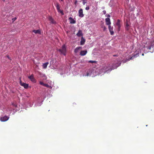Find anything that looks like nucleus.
Wrapping results in <instances>:
<instances>
[{
  "instance_id": "13",
  "label": "nucleus",
  "mask_w": 154,
  "mask_h": 154,
  "mask_svg": "<svg viewBox=\"0 0 154 154\" xmlns=\"http://www.w3.org/2000/svg\"><path fill=\"white\" fill-rule=\"evenodd\" d=\"M102 70L103 72H107L108 70V68L106 66H104L102 69Z\"/></svg>"
},
{
  "instance_id": "38",
  "label": "nucleus",
  "mask_w": 154,
  "mask_h": 154,
  "mask_svg": "<svg viewBox=\"0 0 154 154\" xmlns=\"http://www.w3.org/2000/svg\"><path fill=\"white\" fill-rule=\"evenodd\" d=\"M113 56H116V55H114Z\"/></svg>"
},
{
  "instance_id": "6",
  "label": "nucleus",
  "mask_w": 154,
  "mask_h": 154,
  "mask_svg": "<svg viewBox=\"0 0 154 154\" xmlns=\"http://www.w3.org/2000/svg\"><path fill=\"white\" fill-rule=\"evenodd\" d=\"M108 28L111 35H113L114 34V32L113 31V27H111L110 25H109Z\"/></svg>"
},
{
  "instance_id": "1",
  "label": "nucleus",
  "mask_w": 154,
  "mask_h": 154,
  "mask_svg": "<svg viewBox=\"0 0 154 154\" xmlns=\"http://www.w3.org/2000/svg\"><path fill=\"white\" fill-rule=\"evenodd\" d=\"M58 51H59L61 54H63L64 55H65L66 51L65 45H63L61 47V48L58 49Z\"/></svg>"
},
{
  "instance_id": "25",
  "label": "nucleus",
  "mask_w": 154,
  "mask_h": 154,
  "mask_svg": "<svg viewBox=\"0 0 154 154\" xmlns=\"http://www.w3.org/2000/svg\"><path fill=\"white\" fill-rule=\"evenodd\" d=\"M89 7L88 6L86 7L85 9L87 10H88L89 9Z\"/></svg>"
},
{
  "instance_id": "21",
  "label": "nucleus",
  "mask_w": 154,
  "mask_h": 154,
  "mask_svg": "<svg viewBox=\"0 0 154 154\" xmlns=\"http://www.w3.org/2000/svg\"><path fill=\"white\" fill-rule=\"evenodd\" d=\"M44 86L47 88H49L50 87L48 84H45Z\"/></svg>"
},
{
  "instance_id": "29",
  "label": "nucleus",
  "mask_w": 154,
  "mask_h": 154,
  "mask_svg": "<svg viewBox=\"0 0 154 154\" xmlns=\"http://www.w3.org/2000/svg\"><path fill=\"white\" fill-rule=\"evenodd\" d=\"M106 16L107 17H110V16L109 14H108L106 15Z\"/></svg>"
},
{
  "instance_id": "3",
  "label": "nucleus",
  "mask_w": 154,
  "mask_h": 154,
  "mask_svg": "<svg viewBox=\"0 0 154 154\" xmlns=\"http://www.w3.org/2000/svg\"><path fill=\"white\" fill-rule=\"evenodd\" d=\"M20 85L21 86H23L25 88H27L29 86V85L28 84H26L24 82H22L21 80H20Z\"/></svg>"
},
{
  "instance_id": "17",
  "label": "nucleus",
  "mask_w": 154,
  "mask_h": 154,
  "mask_svg": "<svg viewBox=\"0 0 154 154\" xmlns=\"http://www.w3.org/2000/svg\"><path fill=\"white\" fill-rule=\"evenodd\" d=\"M82 48V47H77L75 50H74V52L75 53H77L79 51V50L80 49H81Z\"/></svg>"
},
{
  "instance_id": "10",
  "label": "nucleus",
  "mask_w": 154,
  "mask_h": 154,
  "mask_svg": "<svg viewBox=\"0 0 154 154\" xmlns=\"http://www.w3.org/2000/svg\"><path fill=\"white\" fill-rule=\"evenodd\" d=\"M48 20H50L51 23L53 24H56V22L53 19L51 16H49L48 17Z\"/></svg>"
},
{
  "instance_id": "28",
  "label": "nucleus",
  "mask_w": 154,
  "mask_h": 154,
  "mask_svg": "<svg viewBox=\"0 0 154 154\" xmlns=\"http://www.w3.org/2000/svg\"><path fill=\"white\" fill-rule=\"evenodd\" d=\"M103 12L104 14H105L106 13V11L105 10H103Z\"/></svg>"
},
{
  "instance_id": "14",
  "label": "nucleus",
  "mask_w": 154,
  "mask_h": 154,
  "mask_svg": "<svg viewBox=\"0 0 154 154\" xmlns=\"http://www.w3.org/2000/svg\"><path fill=\"white\" fill-rule=\"evenodd\" d=\"M76 35L78 37H80L82 35V32L81 30H79V31L78 33L76 34Z\"/></svg>"
},
{
  "instance_id": "24",
  "label": "nucleus",
  "mask_w": 154,
  "mask_h": 154,
  "mask_svg": "<svg viewBox=\"0 0 154 154\" xmlns=\"http://www.w3.org/2000/svg\"><path fill=\"white\" fill-rule=\"evenodd\" d=\"M125 29L127 31H128L129 29V27H128V26H125Z\"/></svg>"
},
{
  "instance_id": "16",
  "label": "nucleus",
  "mask_w": 154,
  "mask_h": 154,
  "mask_svg": "<svg viewBox=\"0 0 154 154\" xmlns=\"http://www.w3.org/2000/svg\"><path fill=\"white\" fill-rule=\"evenodd\" d=\"M32 32H34L35 34H40L41 31L39 30H33L32 31Z\"/></svg>"
},
{
  "instance_id": "20",
  "label": "nucleus",
  "mask_w": 154,
  "mask_h": 154,
  "mask_svg": "<svg viewBox=\"0 0 154 154\" xmlns=\"http://www.w3.org/2000/svg\"><path fill=\"white\" fill-rule=\"evenodd\" d=\"M88 62L91 63H96L97 61H96L90 60L88 61Z\"/></svg>"
},
{
  "instance_id": "15",
  "label": "nucleus",
  "mask_w": 154,
  "mask_h": 154,
  "mask_svg": "<svg viewBox=\"0 0 154 154\" xmlns=\"http://www.w3.org/2000/svg\"><path fill=\"white\" fill-rule=\"evenodd\" d=\"M48 64H49L48 62H46V63H43L42 65V67H43V68L46 69L47 68V66L48 65Z\"/></svg>"
},
{
  "instance_id": "33",
  "label": "nucleus",
  "mask_w": 154,
  "mask_h": 154,
  "mask_svg": "<svg viewBox=\"0 0 154 154\" xmlns=\"http://www.w3.org/2000/svg\"><path fill=\"white\" fill-rule=\"evenodd\" d=\"M129 25L128 24V23H127L126 24V26L129 27Z\"/></svg>"
},
{
  "instance_id": "18",
  "label": "nucleus",
  "mask_w": 154,
  "mask_h": 154,
  "mask_svg": "<svg viewBox=\"0 0 154 154\" xmlns=\"http://www.w3.org/2000/svg\"><path fill=\"white\" fill-rule=\"evenodd\" d=\"M82 39H81V40L80 42V44L81 45H83L84 44L85 42V40L84 39H82L83 37L82 38Z\"/></svg>"
},
{
  "instance_id": "9",
  "label": "nucleus",
  "mask_w": 154,
  "mask_h": 154,
  "mask_svg": "<svg viewBox=\"0 0 154 154\" xmlns=\"http://www.w3.org/2000/svg\"><path fill=\"white\" fill-rule=\"evenodd\" d=\"M105 21L106 22V24L107 25H110L111 23L110 21V19L109 18H106Z\"/></svg>"
},
{
  "instance_id": "11",
  "label": "nucleus",
  "mask_w": 154,
  "mask_h": 154,
  "mask_svg": "<svg viewBox=\"0 0 154 154\" xmlns=\"http://www.w3.org/2000/svg\"><path fill=\"white\" fill-rule=\"evenodd\" d=\"M69 20H70V23L71 24H74L76 23V21L71 17H70L69 18Z\"/></svg>"
},
{
  "instance_id": "4",
  "label": "nucleus",
  "mask_w": 154,
  "mask_h": 154,
  "mask_svg": "<svg viewBox=\"0 0 154 154\" xmlns=\"http://www.w3.org/2000/svg\"><path fill=\"white\" fill-rule=\"evenodd\" d=\"M28 78L33 83H35L36 82V80L34 77V76L33 74H32L30 76H28Z\"/></svg>"
},
{
  "instance_id": "7",
  "label": "nucleus",
  "mask_w": 154,
  "mask_h": 154,
  "mask_svg": "<svg viewBox=\"0 0 154 154\" xmlns=\"http://www.w3.org/2000/svg\"><path fill=\"white\" fill-rule=\"evenodd\" d=\"M8 117L7 116H5L4 117H1V120L2 122H5L8 120Z\"/></svg>"
},
{
  "instance_id": "40",
  "label": "nucleus",
  "mask_w": 154,
  "mask_h": 154,
  "mask_svg": "<svg viewBox=\"0 0 154 154\" xmlns=\"http://www.w3.org/2000/svg\"><path fill=\"white\" fill-rule=\"evenodd\" d=\"M4 1H5V0H3Z\"/></svg>"
},
{
  "instance_id": "37",
  "label": "nucleus",
  "mask_w": 154,
  "mask_h": 154,
  "mask_svg": "<svg viewBox=\"0 0 154 154\" xmlns=\"http://www.w3.org/2000/svg\"><path fill=\"white\" fill-rule=\"evenodd\" d=\"M137 56H138V55H137V54H136V55H135V56H137Z\"/></svg>"
},
{
  "instance_id": "39",
  "label": "nucleus",
  "mask_w": 154,
  "mask_h": 154,
  "mask_svg": "<svg viewBox=\"0 0 154 154\" xmlns=\"http://www.w3.org/2000/svg\"><path fill=\"white\" fill-rule=\"evenodd\" d=\"M112 69H111L110 70V71H111V70H112Z\"/></svg>"
},
{
  "instance_id": "31",
  "label": "nucleus",
  "mask_w": 154,
  "mask_h": 154,
  "mask_svg": "<svg viewBox=\"0 0 154 154\" xmlns=\"http://www.w3.org/2000/svg\"><path fill=\"white\" fill-rule=\"evenodd\" d=\"M86 3V2H85V1H83V5H85V4Z\"/></svg>"
},
{
  "instance_id": "5",
  "label": "nucleus",
  "mask_w": 154,
  "mask_h": 154,
  "mask_svg": "<svg viewBox=\"0 0 154 154\" xmlns=\"http://www.w3.org/2000/svg\"><path fill=\"white\" fill-rule=\"evenodd\" d=\"M79 16L81 17H82L84 16V14H83V10L82 9H80L78 11Z\"/></svg>"
},
{
  "instance_id": "36",
  "label": "nucleus",
  "mask_w": 154,
  "mask_h": 154,
  "mask_svg": "<svg viewBox=\"0 0 154 154\" xmlns=\"http://www.w3.org/2000/svg\"><path fill=\"white\" fill-rule=\"evenodd\" d=\"M142 56H143L144 55V54H142Z\"/></svg>"
},
{
  "instance_id": "27",
  "label": "nucleus",
  "mask_w": 154,
  "mask_h": 154,
  "mask_svg": "<svg viewBox=\"0 0 154 154\" xmlns=\"http://www.w3.org/2000/svg\"><path fill=\"white\" fill-rule=\"evenodd\" d=\"M106 29V27H105V26H103V31H105Z\"/></svg>"
},
{
  "instance_id": "32",
  "label": "nucleus",
  "mask_w": 154,
  "mask_h": 154,
  "mask_svg": "<svg viewBox=\"0 0 154 154\" xmlns=\"http://www.w3.org/2000/svg\"><path fill=\"white\" fill-rule=\"evenodd\" d=\"M135 57V55H134L132 57H131L130 58L131 59H132L133 57Z\"/></svg>"
},
{
  "instance_id": "35",
  "label": "nucleus",
  "mask_w": 154,
  "mask_h": 154,
  "mask_svg": "<svg viewBox=\"0 0 154 154\" xmlns=\"http://www.w3.org/2000/svg\"><path fill=\"white\" fill-rule=\"evenodd\" d=\"M87 73V76H88V74H88V73Z\"/></svg>"
},
{
  "instance_id": "34",
  "label": "nucleus",
  "mask_w": 154,
  "mask_h": 154,
  "mask_svg": "<svg viewBox=\"0 0 154 154\" xmlns=\"http://www.w3.org/2000/svg\"><path fill=\"white\" fill-rule=\"evenodd\" d=\"M7 57H8V58L9 59H10V57H9V56H7Z\"/></svg>"
},
{
  "instance_id": "2",
  "label": "nucleus",
  "mask_w": 154,
  "mask_h": 154,
  "mask_svg": "<svg viewBox=\"0 0 154 154\" xmlns=\"http://www.w3.org/2000/svg\"><path fill=\"white\" fill-rule=\"evenodd\" d=\"M55 6L57 8V10L58 12H60L62 14H63V13L62 11H61L60 9V7L59 4L58 3H57L55 5Z\"/></svg>"
},
{
  "instance_id": "30",
  "label": "nucleus",
  "mask_w": 154,
  "mask_h": 154,
  "mask_svg": "<svg viewBox=\"0 0 154 154\" xmlns=\"http://www.w3.org/2000/svg\"><path fill=\"white\" fill-rule=\"evenodd\" d=\"M77 0H75V2H74V3L75 5H76V4L77 3Z\"/></svg>"
},
{
  "instance_id": "41",
  "label": "nucleus",
  "mask_w": 154,
  "mask_h": 154,
  "mask_svg": "<svg viewBox=\"0 0 154 154\" xmlns=\"http://www.w3.org/2000/svg\"><path fill=\"white\" fill-rule=\"evenodd\" d=\"M61 1H63V0H61Z\"/></svg>"
},
{
  "instance_id": "22",
  "label": "nucleus",
  "mask_w": 154,
  "mask_h": 154,
  "mask_svg": "<svg viewBox=\"0 0 154 154\" xmlns=\"http://www.w3.org/2000/svg\"><path fill=\"white\" fill-rule=\"evenodd\" d=\"M39 84L41 85H43V86H44V85L45 84L44 83H43V82H39Z\"/></svg>"
},
{
  "instance_id": "26",
  "label": "nucleus",
  "mask_w": 154,
  "mask_h": 154,
  "mask_svg": "<svg viewBox=\"0 0 154 154\" xmlns=\"http://www.w3.org/2000/svg\"><path fill=\"white\" fill-rule=\"evenodd\" d=\"M12 19L13 22H14L17 19V18L16 17H15L14 18H12Z\"/></svg>"
},
{
  "instance_id": "19",
  "label": "nucleus",
  "mask_w": 154,
  "mask_h": 154,
  "mask_svg": "<svg viewBox=\"0 0 154 154\" xmlns=\"http://www.w3.org/2000/svg\"><path fill=\"white\" fill-rule=\"evenodd\" d=\"M154 47V41L152 42L151 45L149 47V49H150L151 48V47Z\"/></svg>"
},
{
  "instance_id": "8",
  "label": "nucleus",
  "mask_w": 154,
  "mask_h": 154,
  "mask_svg": "<svg viewBox=\"0 0 154 154\" xmlns=\"http://www.w3.org/2000/svg\"><path fill=\"white\" fill-rule=\"evenodd\" d=\"M120 20L118 19L117 21V22L116 23V25L118 26V30L119 31L120 30V28L121 27V25H120Z\"/></svg>"
},
{
  "instance_id": "23",
  "label": "nucleus",
  "mask_w": 154,
  "mask_h": 154,
  "mask_svg": "<svg viewBox=\"0 0 154 154\" xmlns=\"http://www.w3.org/2000/svg\"><path fill=\"white\" fill-rule=\"evenodd\" d=\"M118 66H112V69H116Z\"/></svg>"
},
{
  "instance_id": "12",
  "label": "nucleus",
  "mask_w": 154,
  "mask_h": 154,
  "mask_svg": "<svg viewBox=\"0 0 154 154\" xmlns=\"http://www.w3.org/2000/svg\"><path fill=\"white\" fill-rule=\"evenodd\" d=\"M87 51L86 50L85 51H82L80 53V55L81 56H84L87 53Z\"/></svg>"
}]
</instances>
